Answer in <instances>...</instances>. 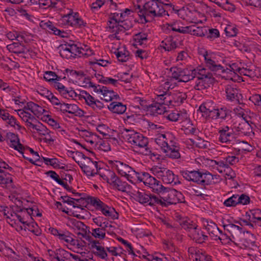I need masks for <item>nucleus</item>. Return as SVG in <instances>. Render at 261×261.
Returning a JSON list of instances; mask_svg holds the SVG:
<instances>
[{"label": "nucleus", "instance_id": "nucleus-10", "mask_svg": "<svg viewBox=\"0 0 261 261\" xmlns=\"http://www.w3.org/2000/svg\"><path fill=\"white\" fill-rule=\"evenodd\" d=\"M136 199L140 203L146 205L153 206L157 204L166 206V203L155 195H148L143 191H138L135 194Z\"/></svg>", "mask_w": 261, "mask_h": 261}, {"label": "nucleus", "instance_id": "nucleus-34", "mask_svg": "<svg viewBox=\"0 0 261 261\" xmlns=\"http://www.w3.org/2000/svg\"><path fill=\"white\" fill-rule=\"evenodd\" d=\"M236 130L239 133L246 136H250L252 133V127L247 121L239 123Z\"/></svg>", "mask_w": 261, "mask_h": 261}, {"label": "nucleus", "instance_id": "nucleus-2", "mask_svg": "<svg viewBox=\"0 0 261 261\" xmlns=\"http://www.w3.org/2000/svg\"><path fill=\"white\" fill-rule=\"evenodd\" d=\"M163 4L169 5L166 2L162 3L151 1L146 2L142 8L140 5L135 6V10L140 17L141 23H145L150 21L149 18L152 19L155 17H161L168 14V12L163 7Z\"/></svg>", "mask_w": 261, "mask_h": 261}, {"label": "nucleus", "instance_id": "nucleus-5", "mask_svg": "<svg viewBox=\"0 0 261 261\" xmlns=\"http://www.w3.org/2000/svg\"><path fill=\"white\" fill-rule=\"evenodd\" d=\"M182 177L188 181L205 186L211 184L213 180L212 174L209 172L202 173L199 170H185L180 171Z\"/></svg>", "mask_w": 261, "mask_h": 261}, {"label": "nucleus", "instance_id": "nucleus-18", "mask_svg": "<svg viewBox=\"0 0 261 261\" xmlns=\"http://www.w3.org/2000/svg\"><path fill=\"white\" fill-rule=\"evenodd\" d=\"M3 123L7 126H10L15 127V125L20 129L21 126L17 123L16 118L6 110L1 109V123Z\"/></svg>", "mask_w": 261, "mask_h": 261}, {"label": "nucleus", "instance_id": "nucleus-21", "mask_svg": "<svg viewBox=\"0 0 261 261\" xmlns=\"http://www.w3.org/2000/svg\"><path fill=\"white\" fill-rule=\"evenodd\" d=\"M176 218L181 227L190 233L192 231L193 229H195L198 227V225L195 223L187 217H182L181 216L178 215Z\"/></svg>", "mask_w": 261, "mask_h": 261}, {"label": "nucleus", "instance_id": "nucleus-41", "mask_svg": "<svg viewBox=\"0 0 261 261\" xmlns=\"http://www.w3.org/2000/svg\"><path fill=\"white\" fill-rule=\"evenodd\" d=\"M216 107L212 101H207L202 103L199 108V110L205 115H207L208 112L213 111Z\"/></svg>", "mask_w": 261, "mask_h": 261}, {"label": "nucleus", "instance_id": "nucleus-36", "mask_svg": "<svg viewBox=\"0 0 261 261\" xmlns=\"http://www.w3.org/2000/svg\"><path fill=\"white\" fill-rule=\"evenodd\" d=\"M155 101L158 102H160L164 106L168 107V105L170 103L171 100L170 99V95L167 93V91H164L162 93L156 94V96L155 98Z\"/></svg>", "mask_w": 261, "mask_h": 261}, {"label": "nucleus", "instance_id": "nucleus-38", "mask_svg": "<svg viewBox=\"0 0 261 261\" xmlns=\"http://www.w3.org/2000/svg\"><path fill=\"white\" fill-rule=\"evenodd\" d=\"M93 222L96 225L98 228H101L105 227V228H112L113 227L111 225L109 224L108 222L106 220V218L98 216L96 218H93Z\"/></svg>", "mask_w": 261, "mask_h": 261}, {"label": "nucleus", "instance_id": "nucleus-59", "mask_svg": "<svg viewBox=\"0 0 261 261\" xmlns=\"http://www.w3.org/2000/svg\"><path fill=\"white\" fill-rule=\"evenodd\" d=\"M1 252L5 256H11L15 252L10 247L6 245V243L1 241Z\"/></svg>", "mask_w": 261, "mask_h": 261}, {"label": "nucleus", "instance_id": "nucleus-4", "mask_svg": "<svg viewBox=\"0 0 261 261\" xmlns=\"http://www.w3.org/2000/svg\"><path fill=\"white\" fill-rule=\"evenodd\" d=\"M12 168L6 162L1 161V195L11 196L8 194L15 191V186L13 183L10 172Z\"/></svg>", "mask_w": 261, "mask_h": 261}, {"label": "nucleus", "instance_id": "nucleus-1", "mask_svg": "<svg viewBox=\"0 0 261 261\" xmlns=\"http://www.w3.org/2000/svg\"><path fill=\"white\" fill-rule=\"evenodd\" d=\"M188 71L187 69H184L182 76L179 81L183 82H187L197 78L194 88L197 90H202L210 87L214 83L215 78L213 75L207 69L201 68L192 70L191 74H187Z\"/></svg>", "mask_w": 261, "mask_h": 261}, {"label": "nucleus", "instance_id": "nucleus-9", "mask_svg": "<svg viewBox=\"0 0 261 261\" xmlns=\"http://www.w3.org/2000/svg\"><path fill=\"white\" fill-rule=\"evenodd\" d=\"M87 201L94 206L96 210H100L105 216L113 219H118V214L115 209L108 206L98 198L89 196L87 198Z\"/></svg>", "mask_w": 261, "mask_h": 261}, {"label": "nucleus", "instance_id": "nucleus-11", "mask_svg": "<svg viewBox=\"0 0 261 261\" xmlns=\"http://www.w3.org/2000/svg\"><path fill=\"white\" fill-rule=\"evenodd\" d=\"M84 161L80 165L83 171L87 175L93 176L98 173V163L93 162L90 158L86 157L84 154Z\"/></svg>", "mask_w": 261, "mask_h": 261}, {"label": "nucleus", "instance_id": "nucleus-46", "mask_svg": "<svg viewBox=\"0 0 261 261\" xmlns=\"http://www.w3.org/2000/svg\"><path fill=\"white\" fill-rule=\"evenodd\" d=\"M192 29H190V34L202 37L205 36L206 30L202 27H196L195 25H191Z\"/></svg>", "mask_w": 261, "mask_h": 261}, {"label": "nucleus", "instance_id": "nucleus-37", "mask_svg": "<svg viewBox=\"0 0 261 261\" xmlns=\"http://www.w3.org/2000/svg\"><path fill=\"white\" fill-rule=\"evenodd\" d=\"M210 2L214 3L219 7L222 8V9L229 11H232L235 9L234 6L233 5L231 4L229 2L228 0H209Z\"/></svg>", "mask_w": 261, "mask_h": 261}, {"label": "nucleus", "instance_id": "nucleus-64", "mask_svg": "<svg viewBox=\"0 0 261 261\" xmlns=\"http://www.w3.org/2000/svg\"><path fill=\"white\" fill-rule=\"evenodd\" d=\"M57 75L55 72L46 71L44 74V79L48 82H54L57 79Z\"/></svg>", "mask_w": 261, "mask_h": 261}, {"label": "nucleus", "instance_id": "nucleus-50", "mask_svg": "<svg viewBox=\"0 0 261 261\" xmlns=\"http://www.w3.org/2000/svg\"><path fill=\"white\" fill-rule=\"evenodd\" d=\"M99 175L108 183H110L115 173L111 170H105L103 173H99Z\"/></svg>", "mask_w": 261, "mask_h": 261}, {"label": "nucleus", "instance_id": "nucleus-51", "mask_svg": "<svg viewBox=\"0 0 261 261\" xmlns=\"http://www.w3.org/2000/svg\"><path fill=\"white\" fill-rule=\"evenodd\" d=\"M226 206H235L238 204L237 194L233 195L230 197L225 200L223 203Z\"/></svg>", "mask_w": 261, "mask_h": 261}, {"label": "nucleus", "instance_id": "nucleus-61", "mask_svg": "<svg viewBox=\"0 0 261 261\" xmlns=\"http://www.w3.org/2000/svg\"><path fill=\"white\" fill-rule=\"evenodd\" d=\"M177 47L176 43L175 41H173L172 39L167 40L165 42V46H164V48L166 50L171 51Z\"/></svg>", "mask_w": 261, "mask_h": 261}, {"label": "nucleus", "instance_id": "nucleus-16", "mask_svg": "<svg viewBox=\"0 0 261 261\" xmlns=\"http://www.w3.org/2000/svg\"><path fill=\"white\" fill-rule=\"evenodd\" d=\"M113 168L115 169L118 173L121 176H125L128 180L129 177V175L134 174L133 169L130 166L123 163L116 161L113 163Z\"/></svg>", "mask_w": 261, "mask_h": 261}, {"label": "nucleus", "instance_id": "nucleus-49", "mask_svg": "<svg viewBox=\"0 0 261 261\" xmlns=\"http://www.w3.org/2000/svg\"><path fill=\"white\" fill-rule=\"evenodd\" d=\"M70 43L65 44L64 45H62V50H60V54L61 57L63 58L68 59L72 57L70 53V49H69Z\"/></svg>", "mask_w": 261, "mask_h": 261}, {"label": "nucleus", "instance_id": "nucleus-23", "mask_svg": "<svg viewBox=\"0 0 261 261\" xmlns=\"http://www.w3.org/2000/svg\"><path fill=\"white\" fill-rule=\"evenodd\" d=\"M223 227L225 230L228 231L231 234L233 239H238L239 234H241L243 232L241 227L232 223L224 224Z\"/></svg>", "mask_w": 261, "mask_h": 261}, {"label": "nucleus", "instance_id": "nucleus-44", "mask_svg": "<svg viewBox=\"0 0 261 261\" xmlns=\"http://www.w3.org/2000/svg\"><path fill=\"white\" fill-rule=\"evenodd\" d=\"M80 95L81 98L85 99L86 103L89 106L91 107L95 101L94 97L91 96L89 93L85 90H82L80 92Z\"/></svg>", "mask_w": 261, "mask_h": 261}, {"label": "nucleus", "instance_id": "nucleus-29", "mask_svg": "<svg viewBox=\"0 0 261 261\" xmlns=\"http://www.w3.org/2000/svg\"><path fill=\"white\" fill-rule=\"evenodd\" d=\"M110 231H111V228H105V227H102L101 228H92L91 233L92 237L95 239L103 240L106 237V233H109Z\"/></svg>", "mask_w": 261, "mask_h": 261}, {"label": "nucleus", "instance_id": "nucleus-20", "mask_svg": "<svg viewBox=\"0 0 261 261\" xmlns=\"http://www.w3.org/2000/svg\"><path fill=\"white\" fill-rule=\"evenodd\" d=\"M108 22L109 28L111 30V32L114 33L115 34H117L118 26L119 24H120V22H122L118 11L116 12L111 13L109 15V20Z\"/></svg>", "mask_w": 261, "mask_h": 261}, {"label": "nucleus", "instance_id": "nucleus-30", "mask_svg": "<svg viewBox=\"0 0 261 261\" xmlns=\"http://www.w3.org/2000/svg\"><path fill=\"white\" fill-rule=\"evenodd\" d=\"M27 107L29 109V111L37 117L44 114L46 112L42 107L32 101L27 102Z\"/></svg>", "mask_w": 261, "mask_h": 261}, {"label": "nucleus", "instance_id": "nucleus-39", "mask_svg": "<svg viewBox=\"0 0 261 261\" xmlns=\"http://www.w3.org/2000/svg\"><path fill=\"white\" fill-rule=\"evenodd\" d=\"M77 15V13H74L73 14L72 12L67 14V15H65L62 18L63 21L66 22V24L71 26H75V23Z\"/></svg>", "mask_w": 261, "mask_h": 261}, {"label": "nucleus", "instance_id": "nucleus-42", "mask_svg": "<svg viewBox=\"0 0 261 261\" xmlns=\"http://www.w3.org/2000/svg\"><path fill=\"white\" fill-rule=\"evenodd\" d=\"M111 4L114 6L116 10H118L120 18L122 20V22H123V21H127V18L132 11L129 9H125L124 10H120L118 8V5L113 2L112 3H111Z\"/></svg>", "mask_w": 261, "mask_h": 261}, {"label": "nucleus", "instance_id": "nucleus-13", "mask_svg": "<svg viewBox=\"0 0 261 261\" xmlns=\"http://www.w3.org/2000/svg\"><path fill=\"white\" fill-rule=\"evenodd\" d=\"M203 223L204 226L210 235L218 237V239L220 241L224 240L225 239L227 238L226 234H223L222 231L219 229L217 224L212 221L205 219L203 220Z\"/></svg>", "mask_w": 261, "mask_h": 261}, {"label": "nucleus", "instance_id": "nucleus-56", "mask_svg": "<svg viewBox=\"0 0 261 261\" xmlns=\"http://www.w3.org/2000/svg\"><path fill=\"white\" fill-rule=\"evenodd\" d=\"M38 4L44 9L49 7H55L57 3L51 0H39Z\"/></svg>", "mask_w": 261, "mask_h": 261}, {"label": "nucleus", "instance_id": "nucleus-32", "mask_svg": "<svg viewBox=\"0 0 261 261\" xmlns=\"http://www.w3.org/2000/svg\"><path fill=\"white\" fill-rule=\"evenodd\" d=\"M218 119L221 121H227L231 119V111L225 107L218 109Z\"/></svg>", "mask_w": 261, "mask_h": 261}, {"label": "nucleus", "instance_id": "nucleus-19", "mask_svg": "<svg viewBox=\"0 0 261 261\" xmlns=\"http://www.w3.org/2000/svg\"><path fill=\"white\" fill-rule=\"evenodd\" d=\"M63 113L66 112L69 114H74L75 116H82L84 114V112L80 109L76 105L68 104L63 103L61 105V107L57 108Z\"/></svg>", "mask_w": 261, "mask_h": 261}, {"label": "nucleus", "instance_id": "nucleus-63", "mask_svg": "<svg viewBox=\"0 0 261 261\" xmlns=\"http://www.w3.org/2000/svg\"><path fill=\"white\" fill-rule=\"evenodd\" d=\"M195 144L197 147L202 149L208 148L210 146V144L208 141H205L200 138L196 139Z\"/></svg>", "mask_w": 261, "mask_h": 261}, {"label": "nucleus", "instance_id": "nucleus-52", "mask_svg": "<svg viewBox=\"0 0 261 261\" xmlns=\"http://www.w3.org/2000/svg\"><path fill=\"white\" fill-rule=\"evenodd\" d=\"M69 49H70V53L72 56V55L76 56L81 54L84 55V51H85L84 48H80L77 46V45L74 43L70 44V46H69Z\"/></svg>", "mask_w": 261, "mask_h": 261}, {"label": "nucleus", "instance_id": "nucleus-14", "mask_svg": "<svg viewBox=\"0 0 261 261\" xmlns=\"http://www.w3.org/2000/svg\"><path fill=\"white\" fill-rule=\"evenodd\" d=\"M219 141L221 143L232 144L235 140V135L228 125L222 126L219 128Z\"/></svg>", "mask_w": 261, "mask_h": 261}, {"label": "nucleus", "instance_id": "nucleus-15", "mask_svg": "<svg viewBox=\"0 0 261 261\" xmlns=\"http://www.w3.org/2000/svg\"><path fill=\"white\" fill-rule=\"evenodd\" d=\"M6 48L10 52L17 54L23 58H25V55L29 52L28 48L21 43L14 42L7 45Z\"/></svg>", "mask_w": 261, "mask_h": 261}, {"label": "nucleus", "instance_id": "nucleus-62", "mask_svg": "<svg viewBox=\"0 0 261 261\" xmlns=\"http://www.w3.org/2000/svg\"><path fill=\"white\" fill-rule=\"evenodd\" d=\"M261 214V211L257 210L254 213H251V215H248L249 220L252 222V223L256 222V221L261 220V216L259 214Z\"/></svg>", "mask_w": 261, "mask_h": 261}, {"label": "nucleus", "instance_id": "nucleus-60", "mask_svg": "<svg viewBox=\"0 0 261 261\" xmlns=\"http://www.w3.org/2000/svg\"><path fill=\"white\" fill-rule=\"evenodd\" d=\"M238 204L246 205L250 203L249 197L245 194H242L241 195L237 194Z\"/></svg>", "mask_w": 261, "mask_h": 261}, {"label": "nucleus", "instance_id": "nucleus-58", "mask_svg": "<svg viewBox=\"0 0 261 261\" xmlns=\"http://www.w3.org/2000/svg\"><path fill=\"white\" fill-rule=\"evenodd\" d=\"M238 29L234 26L227 25L225 29L226 35L228 37H234L238 33Z\"/></svg>", "mask_w": 261, "mask_h": 261}, {"label": "nucleus", "instance_id": "nucleus-40", "mask_svg": "<svg viewBox=\"0 0 261 261\" xmlns=\"http://www.w3.org/2000/svg\"><path fill=\"white\" fill-rule=\"evenodd\" d=\"M68 252L63 249H56L55 261H68Z\"/></svg>", "mask_w": 261, "mask_h": 261}, {"label": "nucleus", "instance_id": "nucleus-33", "mask_svg": "<svg viewBox=\"0 0 261 261\" xmlns=\"http://www.w3.org/2000/svg\"><path fill=\"white\" fill-rule=\"evenodd\" d=\"M42 25L50 33H52L56 35H59L61 37H65L66 33L64 31H61L58 29L54 25L52 22L49 21L42 23Z\"/></svg>", "mask_w": 261, "mask_h": 261}, {"label": "nucleus", "instance_id": "nucleus-31", "mask_svg": "<svg viewBox=\"0 0 261 261\" xmlns=\"http://www.w3.org/2000/svg\"><path fill=\"white\" fill-rule=\"evenodd\" d=\"M190 236L198 243H202L207 239V236L205 235L200 229L197 228L192 229V231L190 233Z\"/></svg>", "mask_w": 261, "mask_h": 261}, {"label": "nucleus", "instance_id": "nucleus-12", "mask_svg": "<svg viewBox=\"0 0 261 261\" xmlns=\"http://www.w3.org/2000/svg\"><path fill=\"white\" fill-rule=\"evenodd\" d=\"M226 99L230 101L240 103L242 95L236 85H227L225 87Z\"/></svg>", "mask_w": 261, "mask_h": 261}, {"label": "nucleus", "instance_id": "nucleus-55", "mask_svg": "<svg viewBox=\"0 0 261 261\" xmlns=\"http://www.w3.org/2000/svg\"><path fill=\"white\" fill-rule=\"evenodd\" d=\"M173 96L174 99L177 103H182L187 97L186 93L179 91L174 93Z\"/></svg>", "mask_w": 261, "mask_h": 261}, {"label": "nucleus", "instance_id": "nucleus-8", "mask_svg": "<svg viewBox=\"0 0 261 261\" xmlns=\"http://www.w3.org/2000/svg\"><path fill=\"white\" fill-rule=\"evenodd\" d=\"M151 170L154 176L161 179L165 184L175 185L180 183L178 176L175 175L171 170L166 168L155 166L152 168Z\"/></svg>", "mask_w": 261, "mask_h": 261}, {"label": "nucleus", "instance_id": "nucleus-17", "mask_svg": "<svg viewBox=\"0 0 261 261\" xmlns=\"http://www.w3.org/2000/svg\"><path fill=\"white\" fill-rule=\"evenodd\" d=\"M203 57L204 58L205 63L206 66L212 71H221L222 72L224 71L223 67L219 64H218L214 60V55L212 54H207L206 52Z\"/></svg>", "mask_w": 261, "mask_h": 261}, {"label": "nucleus", "instance_id": "nucleus-6", "mask_svg": "<svg viewBox=\"0 0 261 261\" xmlns=\"http://www.w3.org/2000/svg\"><path fill=\"white\" fill-rule=\"evenodd\" d=\"M134 174L129 175L128 179L129 181L132 184H136L138 181L143 182L145 186H148L152 189L153 191H159L162 187L160 186L159 180H157L154 177L151 176L147 172H142L139 173L133 170Z\"/></svg>", "mask_w": 261, "mask_h": 261}, {"label": "nucleus", "instance_id": "nucleus-54", "mask_svg": "<svg viewBox=\"0 0 261 261\" xmlns=\"http://www.w3.org/2000/svg\"><path fill=\"white\" fill-rule=\"evenodd\" d=\"M170 71L172 73L171 77L175 80H179L180 76H182L184 69L175 67L171 68Z\"/></svg>", "mask_w": 261, "mask_h": 261}, {"label": "nucleus", "instance_id": "nucleus-45", "mask_svg": "<svg viewBox=\"0 0 261 261\" xmlns=\"http://www.w3.org/2000/svg\"><path fill=\"white\" fill-rule=\"evenodd\" d=\"M115 54L118 61L122 62H126L129 59V53L125 49L123 51L118 50Z\"/></svg>", "mask_w": 261, "mask_h": 261}, {"label": "nucleus", "instance_id": "nucleus-26", "mask_svg": "<svg viewBox=\"0 0 261 261\" xmlns=\"http://www.w3.org/2000/svg\"><path fill=\"white\" fill-rule=\"evenodd\" d=\"M172 137V134L169 133L165 134H158L156 135L155 139V143L161 146L162 150L164 149V146L166 147L167 142Z\"/></svg>", "mask_w": 261, "mask_h": 261}, {"label": "nucleus", "instance_id": "nucleus-43", "mask_svg": "<svg viewBox=\"0 0 261 261\" xmlns=\"http://www.w3.org/2000/svg\"><path fill=\"white\" fill-rule=\"evenodd\" d=\"M17 114L23 121H27V120L38 121L34 115L31 114L28 111H24V110H18Z\"/></svg>", "mask_w": 261, "mask_h": 261}, {"label": "nucleus", "instance_id": "nucleus-47", "mask_svg": "<svg viewBox=\"0 0 261 261\" xmlns=\"http://www.w3.org/2000/svg\"><path fill=\"white\" fill-rule=\"evenodd\" d=\"M73 235L68 231L64 232L62 231L58 238L60 240L64 241L71 245L73 240Z\"/></svg>", "mask_w": 261, "mask_h": 261}, {"label": "nucleus", "instance_id": "nucleus-27", "mask_svg": "<svg viewBox=\"0 0 261 261\" xmlns=\"http://www.w3.org/2000/svg\"><path fill=\"white\" fill-rule=\"evenodd\" d=\"M91 249H95L96 250L93 251L95 255L103 259H107L108 254L106 249L104 247L100 245L99 241L93 242Z\"/></svg>", "mask_w": 261, "mask_h": 261}, {"label": "nucleus", "instance_id": "nucleus-3", "mask_svg": "<svg viewBox=\"0 0 261 261\" xmlns=\"http://www.w3.org/2000/svg\"><path fill=\"white\" fill-rule=\"evenodd\" d=\"M124 138L132 145L134 150L137 152L144 155L149 156L152 159L153 156L155 157L156 155V154L152 152L150 148L148 147V138L142 134L133 130L127 129L124 135Z\"/></svg>", "mask_w": 261, "mask_h": 261}, {"label": "nucleus", "instance_id": "nucleus-53", "mask_svg": "<svg viewBox=\"0 0 261 261\" xmlns=\"http://www.w3.org/2000/svg\"><path fill=\"white\" fill-rule=\"evenodd\" d=\"M134 39L136 43L141 45L144 43V41L147 40V35L144 33L141 32L136 34L134 36Z\"/></svg>", "mask_w": 261, "mask_h": 261}, {"label": "nucleus", "instance_id": "nucleus-24", "mask_svg": "<svg viewBox=\"0 0 261 261\" xmlns=\"http://www.w3.org/2000/svg\"><path fill=\"white\" fill-rule=\"evenodd\" d=\"M163 151L166 153V155L170 158L178 159L180 158L179 153V147L178 145L173 146V147L164 146Z\"/></svg>", "mask_w": 261, "mask_h": 261}, {"label": "nucleus", "instance_id": "nucleus-25", "mask_svg": "<svg viewBox=\"0 0 261 261\" xmlns=\"http://www.w3.org/2000/svg\"><path fill=\"white\" fill-rule=\"evenodd\" d=\"M148 110L152 115H161L167 112V107L165 106L158 102L154 100V102L149 106Z\"/></svg>", "mask_w": 261, "mask_h": 261}, {"label": "nucleus", "instance_id": "nucleus-28", "mask_svg": "<svg viewBox=\"0 0 261 261\" xmlns=\"http://www.w3.org/2000/svg\"><path fill=\"white\" fill-rule=\"evenodd\" d=\"M101 94L102 95V99L107 102L111 101L112 100L118 99L119 96L113 90H110L106 86H102Z\"/></svg>", "mask_w": 261, "mask_h": 261}, {"label": "nucleus", "instance_id": "nucleus-57", "mask_svg": "<svg viewBox=\"0 0 261 261\" xmlns=\"http://www.w3.org/2000/svg\"><path fill=\"white\" fill-rule=\"evenodd\" d=\"M233 44L234 46L237 47L238 48V49H239L240 51L242 52L248 53L250 52L251 50L250 48L249 47V46L243 42L236 41L233 43Z\"/></svg>", "mask_w": 261, "mask_h": 261}, {"label": "nucleus", "instance_id": "nucleus-7", "mask_svg": "<svg viewBox=\"0 0 261 261\" xmlns=\"http://www.w3.org/2000/svg\"><path fill=\"white\" fill-rule=\"evenodd\" d=\"M160 186L162 187L159 191H154V192L161 194V199L166 203L167 206L170 204H176L179 202H182L184 199L182 194L180 192H178L174 189H170L164 187L159 181Z\"/></svg>", "mask_w": 261, "mask_h": 261}, {"label": "nucleus", "instance_id": "nucleus-48", "mask_svg": "<svg viewBox=\"0 0 261 261\" xmlns=\"http://www.w3.org/2000/svg\"><path fill=\"white\" fill-rule=\"evenodd\" d=\"M10 147L14 148L15 150L19 151L21 154H23V150L24 147L20 143L19 139H18L16 141L8 142V143Z\"/></svg>", "mask_w": 261, "mask_h": 261}, {"label": "nucleus", "instance_id": "nucleus-22", "mask_svg": "<svg viewBox=\"0 0 261 261\" xmlns=\"http://www.w3.org/2000/svg\"><path fill=\"white\" fill-rule=\"evenodd\" d=\"M110 184L112 185L114 188L117 189L118 190L123 192H126L130 189L129 185H128L126 182L120 180L116 175V174H115Z\"/></svg>", "mask_w": 261, "mask_h": 261}, {"label": "nucleus", "instance_id": "nucleus-35", "mask_svg": "<svg viewBox=\"0 0 261 261\" xmlns=\"http://www.w3.org/2000/svg\"><path fill=\"white\" fill-rule=\"evenodd\" d=\"M109 109L114 113L121 114L126 110L125 105L119 102H113L110 103Z\"/></svg>", "mask_w": 261, "mask_h": 261}]
</instances>
